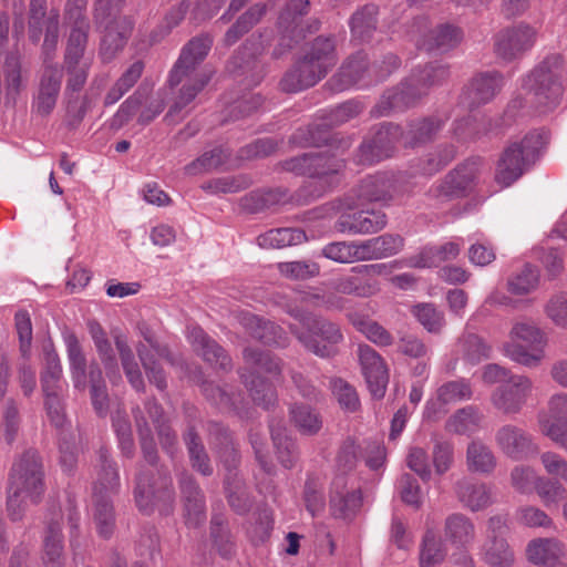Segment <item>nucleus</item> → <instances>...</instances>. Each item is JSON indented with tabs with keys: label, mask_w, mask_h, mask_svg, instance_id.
<instances>
[{
	"label": "nucleus",
	"mask_w": 567,
	"mask_h": 567,
	"mask_svg": "<svg viewBox=\"0 0 567 567\" xmlns=\"http://www.w3.org/2000/svg\"><path fill=\"white\" fill-rule=\"evenodd\" d=\"M244 383L247 386L254 402L264 409H270L277 402L275 388L265 379L251 372L249 375L243 374Z\"/></svg>",
	"instance_id": "0e129e2a"
},
{
	"label": "nucleus",
	"mask_w": 567,
	"mask_h": 567,
	"mask_svg": "<svg viewBox=\"0 0 567 567\" xmlns=\"http://www.w3.org/2000/svg\"><path fill=\"white\" fill-rule=\"evenodd\" d=\"M277 0H268L267 3H256L246 10L236 22L226 31L224 42L230 47L235 44L244 34L256 25L266 14L268 7H274Z\"/></svg>",
	"instance_id": "a19ab883"
},
{
	"label": "nucleus",
	"mask_w": 567,
	"mask_h": 567,
	"mask_svg": "<svg viewBox=\"0 0 567 567\" xmlns=\"http://www.w3.org/2000/svg\"><path fill=\"white\" fill-rule=\"evenodd\" d=\"M124 0H96L94 20L102 29L100 54L104 61H111L120 52L133 29L128 17L121 16V6Z\"/></svg>",
	"instance_id": "0eeeda50"
},
{
	"label": "nucleus",
	"mask_w": 567,
	"mask_h": 567,
	"mask_svg": "<svg viewBox=\"0 0 567 567\" xmlns=\"http://www.w3.org/2000/svg\"><path fill=\"white\" fill-rule=\"evenodd\" d=\"M188 520L198 524L204 519V497L195 480L183 474L179 480Z\"/></svg>",
	"instance_id": "6e6d98bb"
},
{
	"label": "nucleus",
	"mask_w": 567,
	"mask_h": 567,
	"mask_svg": "<svg viewBox=\"0 0 567 567\" xmlns=\"http://www.w3.org/2000/svg\"><path fill=\"white\" fill-rule=\"evenodd\" d=\"M326 75L321 73L305 55L289 69L280 81V87L287 93H297L315 86Z\"/></svg>",
	"instance_id": "bb28decb"
},
{
	"label": "nucleus",
	"mask_w": 567,
	"mask_h": 567,
	"mask_svg": "<svg viewBox=\"0 0 567 567\" xmlns=\"http://www.w3.org/2000/svg\"><path fill=\"white\" fill-rule=\"evenodd\" d=\"M446 118L439 115H431L411 121L405 131L402 130L400 138L406 146H419L432 142L442 131Z\"/></svg>",
	"instance_id": "c756f323"
},
{
	"label": "nucleus",
	"mask_w": 567,
	"mask_h": 567,
	"mask_svg": "<svg viewBox=\"0 0 567 567\" xmlns=\"http://www.w3.org/2000/svg\"><path fill=\"white\" fill-rule=\"evenodd\" d=\"M402 128L393 123H382L370 137L360 145L355 161L361 165H372L393 155Z\"/></svg>",
	"instance_id": "9b49d317"
},
{
	"label": "nucleus",
	"mask_w": 567,
	"mask_h": 567,
	"mask_svg": "<svg viewBox=\"0 0 567 567\" xmlns=\"http://www.w3.org/2000/svg\"><path fill=\"white\" fill-rule=\"evenodd\" d=\"M358 358L371 395L374 399L383 398L389 373L382 357L370 346L359 344Z\"/></svg>",
	"instance_id": "aec40b11"
},
{
	"label": "nucleus",
	"mask_w": 567,
	"mask_h": 567,
	"mask_svg": "<svg viewBox=\"0 0 567 567\" xmlns=\"http://www.w3.org/2000/svg\"><path fill=\"white\" fill-rule=\"evenodd\" d=\"M114 343L127 381L136 391H144V380L127 338L121 331L113 333Z\"/></svg>",
	"instance_id": "79ce46f5"
},
{
	"label": "nucleus",
	"mask_w": 567,
	"mask_h": 567,
	"mask_svg": "<svg viewBox=\"0 0 567 567\" xmlns=\"http://www.w3.org/2000/svg\"><path fill=\"white\" fill-rule=\"evenodd\" d=\"M367 72V55L363 52H358L341 65L339 72L330 79L329 83L333 90L344 91L363 80Z\"/></svg>",
	"instance_id": "c9c22d12"
},
{
	"label": "nucleus",
	"mask_w": 567,
	"mask_h": 567,
	"mask_svg": "<svg viewBox=\"0 0 567 567\" xmlns=\"http://www.w3.org/2000/svg\"><path fill=\"white\" fill-rule=\"evenodd\" d=\"M495 444L506 457L513 461L527 460L539 451L529 432L511 423L496 430Z\"/></svg>",
	"instance_id": "2eb2a0df"
},
{
	"label": "nucleus",
	"mask_w": 567,
	"mask_h": 567,
	"mask_svg": "<svg viewBox=\"0 0 567 567\" xmlns=\"http://www.w3.org/2000/svg\"><path fill=\"white\" fill-rule=\"evenodd\" d=\"M120 491V474L116 463L111 458L110 451L101 447L97 451V476L93 484V494L114 495Z\"/></svg>",
	"instance_id": "2f4dec72"
},
{
	"label": "nucleus",
	"mask_w": 567,
	"mask_h": 567,
	"mask_svg": "<svg viewBox=\"0 0 567 567\" xmlns=\"http://www.w3.org/2000/svg\"><path fill=\"white\" fill-rule=\"evenodd\" d=\"M546 142L547 134L542 130L532 131L522 140L512 142L497 162L496 183L508 187L520 178L535 165Z\"/></svg>",
	"instance_id": "39448f33"
},
{
	"label": "nucleus",
	"mask_w": 567,
	"mask_h": 567,
	"mask_svg": "<svg viewBox=\"0 0 567 567\" xmlns=\"http://www.w3.org/2000/svg\"><path fill=\"white\" fill-rule=\"evenodd\" d=\"M225 493L229 506L238 514H246L252 506L250 493L238 474L225 475Z\"/></svg>",
	"instance_id": "bf43d9fd"
},
{
	"label": "nucleus",
	"mask_w": 567,
	"mask_h": 567,
	"mask_svg": "<svg viewBox=\"0 0 567 567\" xmlns=\"http://www.w3.org/2000/svg\"><path fill=\"white\" fill-rule=\"evenodd\" d=\"M482 168L480 158L466 159L434 183L427 192L429 197L437 203H447L467 196L478 184Z\"/></svg>",
	"instance_id": "1a4fd4ad"
},
{
	"label": "nucleus",
	"mask_w": 567,
	"mask_h": 567,
	"mask_svg": "<svg viewBox=\"0 0 567 567\" xmlns=\"http://www.w3.org/2000/svg\"><path fill=\"white\" fill-rule=\"evenodd\" d=\"M377 14L374 4H367L354 12L350 20L352 35L360 41L369 40L377 28Z\"/></svg>",
	"instance_id": "69168bd1"
},
{
	"label": "nucleus",
	"mask_w": 567,
	"mask_h": 567,
	"mask_svg": "<svg viewBox=\"0 0 567 567\" xmlns=\"http://www.w3.org/2000/svg\"><path fill=\"white\" fill-rule=\"evenodd\" d=\"M322 256L340 264L363 261L360 241H334L322 248Z\"/></svg>",
	"instance_id": "774afa93"
},
{
	"label": "nucleus",
	"mask_w": 567,
	"mask_h": 567,
	"mask_svg": "<svg viewBox=\"0 0 567 567\" xmlns=\"http://www.w3.org/2000/svg\"><path fill=\"white\" fill-rule=\"evenodd\" d=\"M396 178L391 173H378L361 181L357 196L362 202H390L399 189Z\"/></svg>",
	"instance_id": "cd10ccee"
},
{
	"label": "nucleus",
	"mask_w": 567,
	"mask_h": 567,
	"mask_svg": "<svg viewBox=\"0 0 567 567\" xmlns=\"http://www.w3.org/2000/svg\"><path fill=\"white\" fill-rule=\"evenodd\" d=\"M290 315L302 323V329L295 324L289 329L307 351L322 359L332 358L338 353L343 333L337 322L323 317L305 316L300 311Z\"/></svg>",
	"instance_id": "423d86ee"
},
{
	"label": "nucleus",
	"mask_w": 567,
	"mask_h": 567,
	"mask_svg": "<svg viewBox=\"0 0 567 567\" xmlns=\"http://www.w3.org/2000/svg\"><path fill=\"white\" fill-rule=\"evenodd\" d=\"M143 411L154 424L162 449L173 457L178 451L177 435L167 423L162 405L156 400L150 399L145 402Z\"/></svg>",
	"instance_id": "473e14b6"
},
{
	"label": "nucleus",
	"mask_w": 567,
	"mask_h": 567,
	"mask_svg": "<svg viewBox=\"0 0 567 567\" xmlns=\"http://www.w3.org/2000/svg\"><path fill=\"white\" fill-rule=\"evenodd\" d=\"M229 153L221 146L204 152L199 157L185 166L187 175L208 173L220 167L229 157Z\"/></svg>",
	"instance_id": "338daca9"
},
{
	"label": "nucleus",
	"mask_w": 567,
	"mask_h": 567,
	"mask_svg": "<svg viewBox=\"0 0 567 567\" xmlns=\"http://www.w3.org/2000/svg\"><path fill=\"white\" fill-rule=\"evenodd\" d=\"M63 79L62 68L53 62V55L43 56V69L40 76L38 95L33 100V111L41 115H49L55 107Z\"/></svg>",
	"instance_id": "dca6fc26"
},
{
	"label": "nucleus",
	"mask_w": 567,
	"mask_h": 567,
	"mask_svg": "<svg viewBox=\"0 0 567 567\" xmlns=\"http://www.w3.org/2000/svg\"><path fill=\"white\" fill-rule=\"evenodd\" d=\"M450 75L447 66L431 63L413 73L399 86L386 91L377 105L378 115H388L390 111L414 105L434 86L441 85Z\"/></svg>",
	"instance_id": "20e7f679"
},
{
	"label": "nucleus",
	"mask_w": 567,
	"mask_h": 567,
	"mask_svg": "<svg viewBox=\"0 0 567 567\" xmlns=\"http://www.w3.org/2000/svg\"><path fill=\"white\" fill-rule=\"evenodd\" d=\"M546 336L530 319H516L503 346L506 357L524 367H537L545 357Z\"/></svg>",
	"instance_id": "6e6552de"
},
{
	"label": "nucleus",
	"mask_w": 567,
	"mask_h": 567,
	"mask_svg": "<svg viewBox=\"0 0 567 567\" xmlns=\"http://www.w3.org/2000/svg\"><path fill=\"white\" fill-rule=\"evenodd\" d=\"M504 78L499 72H482L472 78L463 89L461 102L468 109L491 102L499 93Z\"/></svg>",
	"instance_id": "412c9836"
},
{
	"label": "nucleus",
	"mask_w": 567,
	"mask_h": 567,
	"mask_svg": "<svg viewBox=\"0 0 567 567\" xmlns=\"http://www.w3.org/2000/svg\"><path fill=\"white\" fill-rule=\"evenodd\" d=\"M212 45L213 39L202 34L194 37L183 47L167 80L172 89L177 87L174 102L164 118L168 124H176L183 118L182 111L210 81L213 73L208 70H199L198 66L207 56Z\"/></svg>",
	"instance_id": "f257e3e1"
},
{
	"label": "nucleus",
	"mask_w": 567,
	"mask_h": 567,
	"mask_svg": "<svg viewBox=\"0 0 567 567\" xmlns=\"http://www.w3.org/2000/svg\"><path fill=\"white\" fill-rule=\"evenodd\" d=\"M307 239L300 228H275L257 237V244L266 249H281L292 245H299Z\"/></svg>",
	"instance_id": "5fc2aeb1"
},
{
	"label": "nucleus",
	"mask_w": 567,
	"mask_h": 567,
	"mask_svg": "<svg viewBox=\"0 0 567 567\" xmlns=\"http://www.w3.org/2000/svg\"><path fill=\"white\" fill-rule=\"evenodd\" d=\"M456 155V148L451 144L440 145L424 158L417 159L411 166V176H432L445 167Z\"/></svg>",
	"instance_id": "37998d69"
},
{
	"label": "nucleus",
	"mask_w": 567,
	"mask_h": 567,
	"mask_svg": "<svg viewBox=\"0 0 567 567\" xmlns=\"http://www.w3.org/2000/svg\"><path fill=\"white\" fill-rule=\"evenodd\" d=\"M134 498L138 509L144 513H151L159 502L171 506L174 499L171 480L163 476L156 488L151 482V472L141 467L135 480Z\"/></svg>",
	"instance_id": "f3484780"
},
{
	"label": "nucleus",
	"mask_w": 567,
	"mask_h": 567,
	"mask_svg": "<svg viewBox=\"0 0 567 567\" xmlns=\"http://www.w3.org/2000/svg\"><path fill=\"white\" fill-rule=\"evenodd\" d=\"M446 556L445 542L433 528H427L419 548V566L436 567L445 560Z\"/></svg>",
	"instance_id": "c03bdc74"
},
{
	"label": "nucleus",
	"mask_w": 567,
	"mask_h": 567,
	"mask_svg": "<svg viewBox=\"0 0 567 567\" xmlns=\"http://www.w3.org/2000/svg\"><path fill=\"white\" fill-rule=\"evenodd\" d=\"M132 414L140 436L143 456L147 463L154 465L157 461V447L152 435V430L140 405L132 409Z\"/></svg>",
	"instance_id": "e2e57ef3"
},
{
	"label": "nucleus",
	"mask_w": 567,
	"mask_h": 567,
	"mask_svg": "<svg viewBox=\"0 0 567 567\" xmlns=\"http://www.w3.org/2000/svg\"><path fill=\"white\" fill-rule=\"evenodd\" d=\"M534 389L533 381L523 374L511 375L491 394V403L504 415L520 413Z\"/></svg>",
	"instance_id": "f8f14e48"
},
{
	"label": "nucleus",
	"mask_w": 567,
	"mask_h": 567,
	"mask_svg": "<svg viewBox=\"0 0 567 567\" xmlns=\"http://www.w3.org/2000/svg\"><path fill=\"white\" fill-rule=\"evenodd\" d=\"M269 427L279 463L285 468H292L299 458L296 441L288 435V431L282 421H272Z\"/></svg>",
	"instance_id": "ea45409f"
},
{
	"label": "nucleus",
	"mask_w": 567,
	"mask_h": 567,
	"mask_svg": "<svg viewBox=\"0 0 567 567\" xmlns=\"http://www.w3.org/2000/svg\"><path fill=\"white\" fill-rule=\"evenodd\" d=\"M282 169L296 175L323 178L337 174L343 163L328 151L310 152L291 157L281 164Z\"/></svg>",
	"instance_id": "ddd939ff"
},
{
	"label": "nucleus",
	"mask_w": 567,
	"mask_h": 567,
	"mask_svg": "<svg viewBox=\"0 0 567 567\" xmlns=\"http://www.w3.org/2000/svg\"><path fill=\"white\" fill-rule=\"evenodd\" d=\"M41 388L44 395L63 394L65 383L62 380V365L55 351H48L41 372Z\"/></svg>",
	"instance_id": "864d4df0"
},
{
	"label": "nucleus",
	"mask_w": 567,
	"mask_h": 567,
	"mask_svg": "<svg viewBox=\"0 0 567 567\" xmlns=\"http://www.w3.org/2000/svg\"><path fill=\"white\" fill-rule=\"evenodd\" d=\"M564 554V545L556 538L533 539L526 548L528 560L535 565H553Z\"/></svg>",
	"instance_id": "09e8293b"
},
{
	"label": "nucleus",
	"mask_w": 567,
	"mask_h": 567,
	"mask_svg": "<svg viewBox=\"0 0 567 567\" xmlns=\"http://www.w3.org/2000/svg\"><path fill=\"white\" fill-rule=\"evenodd\" d=\"M411 37L417 45L425 47L427 50L434 48L447 50L461 41V31L451 24L430 30L429 20L425 17H419L412 23Z\"/></svg>",
	"instance_id": "a211bd4d"
},
{
	"label": "nucleus",
	"mask_w": 567,
	"mask_h": 567,
	"mask_svg": "<svg viewBox=\"0 0 567 567\" xmlns=\"http://www.w3.org/2000/svg\"><path fill=\"white\" fill-rule=\"evenodd\" d=\"M87 329L107 378L112 383L120 382L121 373L116 354L105 330L95 320L87 321Z\"/></svg>",
	"instance_id": "c85d7f7f"
},
{
	"label": "nucleus",
	"mask_w": 567,
	"mask_h": 567,
	"mask_svg": "<svg viewBox=\"0 0 567 567\" xmlns=\"http://www.w3.org/2000/svg\"><path fill=\"white\" fill-rule=\"evenodd\" d=\"M460 251L461 245L454 241L425 247L419 255L410 257L406 260V266L414 268L436 267L441 262L455 259Z\"/></svg>",
	"instance_id": "4c0bfd02"
},
{
	"label": "nucleus",
	"mask_w": 567,
	"mask_h": 567,
	"mask_svg": "<svg viewBox=\"0 0 567 567\" xmlns=\"http://www.w3.org/2000/svg\"><path fill=\"white\" fill-rule=\"evenodd\" d=\"M183 441L187 449L190 464L194 470L204 476L213 474V466L202 439L193 425H189L183 434Z\"/></svg>",
	"instance_id": "3c124183"
},
{
	"label": "nucleus",
	"mask_w": 567,
	"mask_h": 567,
	"mask_svg": "<svg viewBox=\"0 0 567 567\" xmlns=\"http://www.w3.org/2000/svg\"><path fill=\"white\" fill-rule=\"evenodd\" d=\"M63 340L66 348V354L70 365V373L73 381V385L76 390L84 391L87 386L89 371L85 354L78 337L66 331L63 333Z\"/></svg>",
	"instance_id": "7c9ffc66"
},
{
	"label": "nucleus",
	"mask_w": 567,
	"mask_h": 567,
	"mask_svg": "<svg viewBox=\"0 0 567 567\" xmlns=\"http://www.w3.org/2000/svg\"><path fill=\"white\" fill-rule=\"evenodd\" d=\"M363 261L378 260L399 254L404 246V239L400 235L383 234L378 237L361 240Z\"/></svg>",
	"instance_id": "e433bc0d"
},
{
	"label": "nucleus",
	"mask_w": 567,
	"mask_h": 567,
	"mask_svg": "<svg viewBox=\"0 0 567 567\" xmlns=\"http://www.w3.org/2000/svg\"><path fill=\"white\" fill-rule=\"evenodd\" d=\"M42 563L44 567H64L63 534L60 522H50L43 536Z\"/></svg>",
	"instance_id": "49530a36"
},
{
	"label": "nucleus",
	"mask_w": 567,
	"mask_h": 567,
	"mask_svg": "<svg viewBox=\"0 0 567 567\" xmlns=\"http://www.w3.org/2000/svg\"><path fill=\"white\" fill-rule=\"evenodd\" d=\"M455 493L458 501L472 512H478L493 503L492 488L482 482L463 480L456 483Z\"/></svg>",
	"instance_id": "72a5a7b5"
},
{
	"label": "nucleus",
	"mask_w": 567,
	"mask_h": 567,
	"mask_svg": "<svg viewBox=\"0 0 567 567\" xmlns=\"http://www.w3.org/2000/svg\"><path fill=\"white\" fill-rule=\"evenodd\" d=\"M473 395L472 386L468 380L458 379L445 382L436 391V400L440 405L453 404L460 401L470 400ZM436 402H427L426 413L435 409Z\"/></svg>",
	"instance_id": "603ef678"
},
{
	"label": "nucleus",
	"mask_w": 567,
	"mask_h": 567,
	"mask_svg": "<svg viewBox=\"0 0 567 567\" xmlns=\"http://www.w3.org/2000/svg\"><path fill=\"white\" fill-rule=\"evenodd\" d=\"M303 55L327 76L338 62L336 40L331 37H317Z\"/></svg>",
	"instance_id": "f704fd0d"
},
{
	"label": "nucleus",
	"mask_w": 567,
	"mask_h": 567,
	"mask_svg": "<svg viewBox=\"0 0 567 567\" xmlns=\"http://www.w3.org/2000/svg\"><path fill=\"white\" fill-rule=\"evenodd\" d=\"M564 62L560 54H549L524 78L526 96H516L505 110V118L514 120L520 112L545 114L555 110L561 102Z\"/></svg>",
	"instance_id": "f03ea898"
},
{
	"label": "nucleus",
	"mask_w": 567,
	"mask_h": 567,
	"mask_svg": "<svg viewBox=\"0 0 567 567\" xmlns=\"http://www.w3.org/2000/svg\"><path fill=\"white\" fill-rule=\"evenodd\" d=\"M70 1L66 4V13L73 20V25L68 40L64 54V63H79L83 58L90 23L82 13V8L78 6L75 9L70 8Z\"/></svg>",
	"instance_id": "a878e982"
},
{
	"label": "nucleus",
	"mask_w": 567,
	"mask_h": 567,
	"mask_svg": "<svg viewBox=\"0 0 567 567\" xmlns=\"http://www.w3.org/2000/svg\"><path fill=\"white\" fill-rule=\"evenodd\" d=\"M187 340L193 349L206 362L216 369L228 371L231 369V359L226 351L212 339L200 327L190 326L187 328Z\"/></svg>",
	"instance_id": "393cba45"
},
{
	"label": "nucleus",
	"mask_w": 567,
	"mask_h": 567,
	"mask_svg": "<svg viewBox=\"0 0 567 567\" xmlns=\"http://www.w3.org/2000/svg\"><path fill=\"white\" fill-rule=\"evenodd\" d=\"M309 0H290L278 18V29L281 34L280 47L291 49L306 37L302 17L307 14Z\"/></svg>",
	"instance_id": "6ab92c4d"
},
{
	"label": "nucleus",
	"mask_w": 567,
	"mask_h": 567,
	"mask_svg": "<svg viewBox=\"0 0 567 567\" xmlns=\"http://www.w3.org/2000/svg\"><path fill=\"white\" fill-rule=\"evenodd\" d=\"M483 414L474 405L457 410L446 421V430L458 435H471L478 431Z\"/></svg>",
	"instance_id": "4d7b16f0"
},
{
	"label": "nucleus",
	"mask_w": 567,
	"mask_h": 567,
	"mask_svg": "<svg viewBox=\"0 0 567 567\" xmlns=\"http://www.w3.org/2000/svg\"><path fill=\"white\" fill-rule=\"evenodd\" d=\"M93 518L96 525L99 535L103 538H109L113 534L115 527V514L111 495L93 494Z\"/></svg>",
	"instance_id": "052dcab7"
},
{
	"label": "nucleus",
	"mask_w": 567,
	"mask_h": 567,
	"mask_svg": "<svg viewBox=\"0 0 567 567\" xmlns=\"http://www.w3.org/2000/svg\"><path fill=\"white\" fill-rule=\"evenodd\" d=\"M458 348L461 359L470 365H476L492 354V347L475 333H464L458 340Z\"/></svg>",
	"instance_id": "13d9d810"
},
{
	"label": "nucleus",
	"mask_w": 567,
	"mask_h": 567,
	"mask_svg": "<svg viewBox=\"0 0 567 567\" xmlns=\"http://www.w3.org/2000/svg\"><path fill=\"white\" fill-rule=\"evenodd\" d=\"M362 506L360 488L349 485L344 475H337L331 484L330 509L334 517L353 518Z\"/></svg>",
	"instance_id": "4be33fe9"
},
{
	"label": "nucleus",
	"mask_w": 567,
	"mask_h": 567,
	"mask_svg": "<svg viewBox=\"0 0 567 567\" xmlns=\"http://www.w3.org/2000/svg\"><path fill=\"white\" fill-rule=\"evenodd\" d=\"M87 384H90L91 401L94 410L99 415H105L109 409V394L102 370L96 361L90 363Z\"/></svg>",
	"instance_id": "680f3d73"
},
{
	"label": "nucleus",
	"mask_w": 567,
	"mask_h": 567,
	"mask_svg": "<svg viewBox=\"0 0 567 567\" xmlns=\"http://www.w3.org/2000/svg\"><path fill=\"white\" fill-rule=\"evenodd\" d=\"M238 321L254 339L259 340L264 344L285 348L289 343V338L285 330L275 322L265 320L248 311L239 312Z\"/></svg>",
	"instance_id": "b1692460"
},
{
	"label": "nucleus",
	"mask_w": 567,
	"mask_h": 567,
	"mask_svg": "<svg viewBox=\"0 0 567 567\" xmlns=\"http://www.w3.org/2000/svg\"><path fill=\"white\" fill-rule=\"evenodd\" d=\"M497 466V457L486 443L472 440L466 447V467L471 473L492 474Z\"/></svg>",
	"instance_id": "58836bf2"
},
{
	"label": "nucleus",
	"mask_w": 567,
	"mask_h": 567,
	"mask_svg": "<svg viewBox=\"0 0 567 567\" xmlns=\"http://www.w3.org/2000/svg\"><path fill=\"white\" fill-rule=\"evenodd\" d=\"M445 537L458 547H467L473 544L476 537L475 525L464 514L454 513L445 518Z\"/></svg>",
	"instance_id": "a18cd8bd"
},
{
	"label": "nucleus",
	"mask_w": 567,
	"mask_h": 567,
	"mask_svg": "<svg viewBox=\"0 0 567 567\" xmlns=\"http://www.w3.org/2000/svg\"><path fill=\"white\" fill-rule=\"evenodd\" d=\"M536 39V30L527 24L506 28L494 37V52L499 59L511 62L529 51Z\"/></svg>",
	"instance_id": "4468645a"
},
{
	"label": "nucleus",
	"mask_w": 567,
	"mask_h": 567,
	"mask_svg": "<svg viewBox=\"0 0 567 567\" xmlns=\"http://www.w3.org/2000/svg\"><path fill=\"white\" fill-rule=\"evenodd\" d=\"M44 493L43 471L37 452H25L12 466L7 511L11 520L22 519L27 507L38 504Z\"/></svg>",
	"instance_id": "7ed1b4c3"
},
{
	"label": "nucleus",
	"mask_w": 567,
	"mask_h": 567,
	"mask_svg": "<svg viewBox=\"0 0 567 567\" xmlns=\"http://www.w3.org/2000/svg\"><path fill=\"white\" fill-rule=\"evenodd\" d=\"M290 423L302 435H316L322 429V416L312 406L305 403H295L289 409Z\"/></svg>",
	"instance_id": "8fccbe9b"
},
{
	"label": "nucleus",
	"mask_w": 567,
	"mask_h": 567,
	"mask_svg": "<svg viewBox=\"0 0 567 567\" xmlns=\"http://www.w3.org/2000/svg\"><path fill=\"white\" fill-rule=\"evenodd\" d=\"M481 559L489 567H512L515 554L504 537L486 538L482 545Z\"/></svg>",
	"instance_id": "de8ad7c7"
},
{
	"label": "nucleus",
	"mask_w": 567,
	"mask_h": 567,
	"mask_svg": "<svg viewBox=\"0 0 567 567\" xmlns=\"http://www.w3.org/2000/svg\"><path fill=\"white\" fill-rule=\"evenodd\" d=\"M60 14L56 9L48 11L47 0H30L28 13L29 39L39 43L44 33L42 55H54L59 40Z\"/></svg>",
	"instance_id": "9d476101"
},
{
	"label": "nucleus",
	"mask_w": 567,
	"mask_h": 567,
	"mask_svg": "<svg viewBox=\"0 0 567 567\" xmlns=\"http://www.w3.org/2000/svg\"><path fill=\"white\" fill-rule=\"evenodd\" d=\"M386 225V216L381 210H359L343 213L336 221V229L342 234L365 235L378 233Z\"/></svg>",
	"instance_id": "5701e85b"
}]
</instances>
